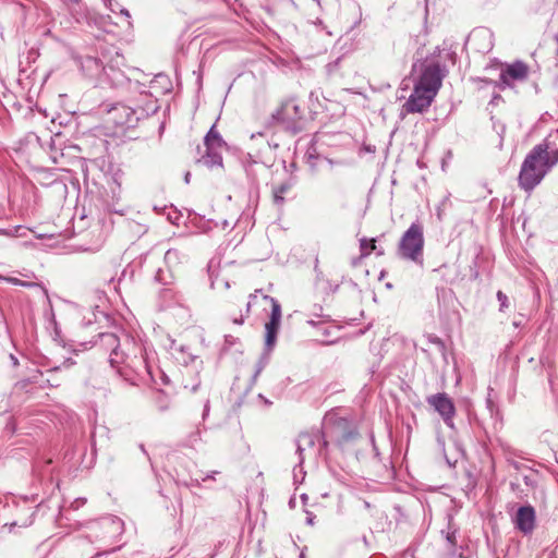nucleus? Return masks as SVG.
I'll return each mask as SVG.
<instances>
[{
    "instance_id": "nucleus-3",
    "label": "nucleus",
    "mask_w": 558,
    "mask_h": 558,
    "mask_svg": "<svg viewBox=\"0 0 558 558\" xmlns=\"http://www.w3.org/2000/svg\"><path fill=\"white\" fill-rule=\"evenodd\" d=\"M356 425L349 418L329 412L325 416L323 437L328 436L338 446H344L359 437Z\"/></svg>"
},
{
    "instance_id": "nucleus-10",
    "label": "nucleus",
    "mask_w": 558,
    "mask_h": 558,
    "mask_svg": "<svg viewBox=\"0 0 558 558\" xmlns=\"http://www.w3.org/2000/svg\"><path fill=\"white\" fill-rule=\"evenodd\" d=\"M436 95L428 88L413 86V90L404 102L403 109L407 113H423L430 107Z\"/></svg>"
},
{
    "instance_id": "nucleus-28",
    "label": "nucleus",
    "mask_w": 558,
    "mask_h": 558,
    "mask_svg": "<svg viewBox=\"0 0 558 558\" xmlns=\"http://www.w3.org/2000/svg\"><path fill=\"white\" fill-rule=\"evenodd\" d=\"M219 472L218 471H213L211 474H208L206 475L205 477L202 478L203 482H205L206 480H214L215 478V474H218Z\"/></svg>"
},
{
    "instance_id": "nucleus-13",
    "label": "nucleus",
    "mask_w": 558,
    "mask_h": 558,
    "mask_svg": "<svg viewBox=\"0 0 558 558\" xmlns=\"http://www.w3.org/2000/svg\"><path fill=\"white\" fill-rule=\"evenodd\" d=\"M529 65L523 61L507 64L500 72L499 81L502 87H512L514 82H523L529 77Z\"/></svg>"
},
{
    "instance_id": "nucleus-22",
    "label": "nucleus",
    "mask_w": 558,
    "mask_h": 558,
    "mask_svg": "<svg viewBox=\"0 0 558 558\" xmlns=\"http://www.w3.org/2000/svg\"><path fill=\"white\" fill-rule=\"evenodd\" d=\"M258 293H262V289H256L254 293L250 294L248 302L246 303V314L250 313L253 301L258 298Z\"/></svg>"
},
{
    "instance_id": "nucleus-31",
    "label": "nucleus",
    "mask_w": 558,
    "mask_h": 558,
    "mask_svg": "<svg viewBox=\"0 0 558 558\" xmlns=\"http://www.w3.org/2000/svg\"><path fill=\"white\" fill-rule=\"evenodd\" d=\"M120 13L125 15L126 17H130V12L126 9H121Z\"/></svg>"
},
{
    "instance_id": "nucleus-12",
    "label": "nucleus",
    "mask_w": 558,
    "mask_h": 558,
    "mask_svg": "<svg viewBox=\"0 0 558 558\" xmlns=\"http://www.w3.org/2000/svg\"><path fill=\"white\" fill-rule=\"evenodd\" d=\"M263 299L271 304L269 320L265 325V342L267 347H272L276 342L281 320V305L279 302L267 294H263Z\"/></svg>"
},
{
    "instance_id": "nucleus-30",
    "label": "nucleus",
    "mask_w": 558,
    "mask_h": 558,
    "mask_svg": "<svg viewBox=\"0 0 558 558\" xmlns=\"http://www.w3.org/2000/svg\"><path fill=\"white\" fill-rule=\"evenodd\" d=\"M377 256H383L385 254V250L383 247H377L375 250Z\"/></svg>"
},
{
    "instance_id": "nucleus-33",
    "label": "nucleus",
    "mask_w": 558,
    "mask_h": 558,
    "mask_svg": "<svg viewBox=\"0 0 558 558\" xmlns=\"http://www.w3.org/2000/svg\"><path fill=\"white\" fill-rule=\"evenodd\" d=\"M190 175H191V174H190V172H187V173L185 174V182H186V183H189V182H190Z\"/></svg>"
},
{
    "instance_id": "nucleus-7",
    "label": "nucleus",
    "mask_w": 558,
    "mask_h": 558,
    "mask_svg": "<svg viewBox=\"0 0 558 558\" xmlns=\"http://www.w3.org/2000/svg\"><path fill=\"white\" fill-rule=\"evenodd\" d=\"M447 75V69L437 61L424 60L418 66V74L414 81V86L428 88L437 96L442 80Z\"/></svg>"
},
{
    "instance_id": "nucleus-27",
    "label": "nucleus",
    "mask_w": 558,
    "mask_h": 558,
    "mask_svg": "<svg viewBox=\"0 0 558 558\" xmlns=\"http://www.w3.org/2000/svg\"><path fill=\"white\" fill-rule=\"evenodd\" d=\"M198 386H199V380L198 379H196V381L194 384H192L191 386H189L187 384H184V388L185 389H190L191 391H196Z\"/></svg>"
},
{
    "instance_id": "nucleus-23",
    "label": "nucleus",
    "mask_w": 558,
    "mask_h": 558,
    "mask_svg": "<svg viewBox=\"0 0 558 558\" xmlns=\"http://www.w3.org/2000/svg\"><path fill=\"white\" fill-rule=\"evenodd\" d=\"M428 341L436 344L442 351L446 349L444 341L437 336H429Z\"/></svg>"
},
{
    "instance_id": "nucleus-24",
    "label": "nucleus",
    "mask_w": 558,
    "mask_h": 558,
    "mask_svg": "<svg viewBox=\"0 0 558 558\" xmlns=\"http://www.w3.org/2000/svg\"><path fill=\"white\" fill-rule=\"evenodd\" d=\"M318 441H320L319 448H318V452L320 453L323 450H326L328 448L329 441H331V440L328 436H325V437L320 436Z\"/></svg>"
},
{
    "instance_id": "nucleus-4",
    "label": "nucleus",
    "mask_w": 558,
    "mask_h": 558,
    "mask_svg": "<svg viewBox=\"0 0 558 558\" xmlns=\"http://www.w3.org/2000/svg\"><path fill=\"white\" fill-rule=\"evenodd\" d=\"M424 250V231L423 226L413 222L409 229L402 234L397 248L400 258L411 260L413 263L423 264Z\"/></svg>"
},
{
    "instance_id": "nucleus-21",
    "label": "nucleus",
    "mask_w": 558,
    "mask_h": 558,
    "mask_svg": "<svg viewBox=\"0 0 558 558\" xmlns=\"http://www.w3.org/2000/svg\"><path fill=\"white\" fill-rule=\"evenodd\" d=\"M496 296H497V300L500 303L499 310L501 312H504L505 308L508 307V296L502 291H500V290L497 292Z\"/></svg>"
},
{
    "instance_id": "nucleus-14",
    "label": "nucleus",
    "mask_w": 558,
    "mask_h": 558,
    "mask_svg": "<svg viewBox=\"0 0 558 558\" xmlns=\"http://www.w3.org/2000/svg\"><path fill=\"white\" fill-rule=\"evenodd\" d=\"M326 73L329 80L339 81L357 73L350 57L341 56L326 65Z\"/></svg>"
},
{
    "instance_id": "nucleus-6",
    "label": "nucleus",
    "mask_w": 558,
    "mask_h": 558,
    "mask_svg": "<svg viewBox=\"0 0 558 558\" xmlns=\"http://www.w3.org/2000/svg\"><path fill=\"white\" fill-rule=\"evenodd\" d=\"M105 122L120 129L135 128L141 119L148 116L144 108H132L123 104H116L106 108Z\"/></svg>"
},
{
    "instance_id": "nucleus-32",
    "label": "nucleus",
    "mask_w": 558,
    "mask_h": 558,
    "mask_svg": "<svg viewBox=\"0 0 558 558\" xmlns=\"http://www.w3.org/2000/svg\"><path fill=\"white\" fill-rule=\"evenodd\" d=\"M360 256L355 259L352 260V266H357V264L360 263Z\"/></svg>"
},
{
    "instance_id": "nucleus-8",
    "label": "nucleus",
    "mask_w": 558,
    "mask_h": 558,
    "mask_svg": "<svg viewBox=\"0 0 558 558\" xmlns=\"http://www.w3.org/2000/svg\"><path fill=\"white\" fill-rule=\"evenodd\" d=\"M205 154L196 159L197 163H202L207 168L222 166V151L227 148V143L214 124L204 137Z\"/></svg>"
},
{
    "instance_id": "nucleus-2",
    "label": "nucleus",
    "mask_w": 558,
    "mask_h": 558,
    "mask_svg": "<svg viewBox=\"0 0 558 558\" xmlns=\"http://www.w3.org/2000/svg\"><path fill=\"white\" fill-rule=\"evenodd\" d=\"M100 338L104 345L111 348L109 362L121 375L128 376L126 371H131L137 377L151 375L146 350L141 342L131 337H125L123 342H120L112 332L101 333Z\"/></svg>"
},
{
    "instance_id": "nucleus-19",
    "label": "nucleus",
    "mask_w": 558,
    "mask_h": 558,
    "mask_svg": "<svg viewBox=\"0 0 558 558\" xmlns=\"http://www.w3.org/2000/svg\"><path fill=\"white\" fill-rule=\"evenodd\" d=\"M360 259L371 255L377 248L376 239H367L365 236L360 239Z\"/></svg>"
},
{
    "instance_id": "nucleus-5",
    "label": "nucleus",
    "mask_w": 558,
    "mask_h": 558,
    "mask_svg": "<svg viewBox=\"0 0 558 558\" xmlns=\"http://www.w3.org/2000/svg\"><path fill=\"white\" fill-rule=\"evenodd\" d=\"M304 106L299 102L296 97H290L271 114V119L295 134L302 129L300 122L304 119Z\"/></svg>"
},
{
    "instance_id": "nucleus-11",
    "label": "nucleus",
    "mask_w": 558,
    "mask_h": 558,
    "mask_svg": "<svg viewBox=\"0 0 558 558\" xmlns=\"http://www.w3.org/2000/svg\"><path fill=\"white\" fill-rule=\"evenodd\" d=\"M514 529L524 536H530L536 529V511L533 506H520L512 517Z\"/></svg>"
},
{
    "instance_id": "nucleus-16",
    "label": "nucleus",
    "mask_w": 558,
    "mask_h": 558,
    "mask_svg": "<svg viewBox=\"0 0 558 558\" xmlns=\"http://www.w3.org/2000/svg\"><path fill=\"white\" fill-rule=\"evenodd\" d=\"M109 190L107 192L108 198L111 199L109 203L110 206H112L113 210L116 213L122 211V209L117 208V205H120L121 201L123 199V191H122V182L120 181V178L118 174H114L110 182L108 183Z\"/></svg>"
},
{
    "instance_id": "nucleus-29",
    "label": "nucleus",
    "mask_w": 558,
    "mask_h": 558,
    "mask_svg": "<svg viewBox=\"0 0 558 558\" xmlns=\"http://www.w3.org/2000/svg\"><path fill=\"white\" fill-rule=\"evenodd\" d=\"M243 322H244V316H243V315H240V317H239V318H238V317H234V318H233V323H234V324H239V325H241V324H243Z\"/></svg>"
},
{
    "instance_id": "nucleus-20",
    "label": "nucleus",
    "mask_w": 558,
    "mask_h": 558,
    "mask_svg": "<svg viewBox=\"0 0 558 558\" xmlns=\"http://www.w3.org/2000/svg\"><path fill=\"white\" fill-rule=\"evenodd\" d=\"M84 66L87 69H95L96 71L104 70L101 62L93 57L86 58Z\"/></svg>"
},
{
    "instance_id": "nucleus-26",
    "label": "nucleus",
    "mask_w": 558,
    "mask_h": 558,
    "mask_svg": "<svg viewBox=\"0 0 558 558\" xmlns=\"http://www.w3.org/2000/svg\"><path fill=\"white\" fill-rule=\"evenodd\" d=\"M7 280L12 282L13 284H20V286H23V287H32V286H34V283H32V282H25V281H22V280H20L17 278H8Z\"/></svg>"
},
{
    "instance_id": "nucleus-18",
    "label": "nucleus",
    "mask_w": 558,
    "mask_h": 558,
    "mask_svg": "<svg viewBox=\"0 0 558 558\" xmlns=\"http://www.w3.org/2000/svg\"><path fill=\"white\" fill-rule=\"evenodd\" d=\"M187 254L180 248H169L165 254V263L171 270H177L184 262L187 260Z\"/></svg>"
},
{
    "instance_id": "nucleus-25",
    "label": "nucleus",
    "mask_w": 558,
    "mask_h": 558,
    "mask_svg": "<svg viewBox=\"0 0 558 558\" xmlns=\"http://www.w3.org/2000/svg\"><path fill=\"white\" fill-rule=\"evenodd\" d=\"M446 539L451 547H454L457 544L456 531H448L446 534Z\"/></svg>"
},
{
    "instance_id": "nucleus-35",
    "label": "nucleus",
    "mask_w": 558,
    "mask_h": 558,
    "mask_svg": "<svg viewBox=\"0 0 558 558\" xmlns=\"http://www.w3.org/2000/svg\"><path fill=\"white\" fill-rule=\"evenodd\" d=\"M385 277V271L380 272L379 279H383Z\"/></svg>"
},
{
    "instance_id": "nucleus-1",
    "label": "nucleus",
    "mask_w": 558,
    "mask_h": 558,
    "mask_svg": "<svg viewBox=\"0 0 558 558\" xmlns=\"http://www.w3.org/2000/svg\"><path fill=\"white\" fill-rule=\"evenodd\" d=\"M558 131L535 145L524 157L518 175V186L529 195L550 170L558 165Z\"/></svg>"
},
{
    "instance_id": "nucleus-17",
    "label": "nucleus",
    "mask_w": 558,
    "mask_h": 558,
    "mask_svg": "<svg viewBox=\"0 0 558 558\" xmlns=\"http://www.w3.org/2000/svg\"><path fill=\"white\" fill-rule=\"evenodd\" d=\"M294 184L295 181L293 179H288L287 181L272 187V202L276 206L282 207L284 205L288 196L293 190Z\"/></svg>"
},
{
    "instance_id": "nucleus-9",
    "label": "nucleus",
    "mask_w": 558,
    "mask_h": 558,
    "mask_svg": "<svg viewBox=\"0 0 558 558\" xmlns=\"http://www.w3.org/2000/svg\"><path fill=\"white\" fill-rule=\"evenodd\" d=\"M427 403L441 416L445 424L453 428V417L456 415V407L452 399L445 392H438L428 396Z\"/></svg>"
},
{
    "instance_id": "nucleus-34",
    "label": "nucleus",
    "mask_w": 558,
    "mask_h": 558,
    "mask_svg": "<svg viewBox=\"0 0 558 558\" xmlns=\"http://www.w3.org/2000/svg\"><path fill=\"white\" fill-rule=\"evenodd\" d=\"M11 357L13 360L14 365H17V360L13 355Z\"/></svg>"
},
{
    "instance_id": "nucleus-15",
    "label": "nucleus",
    "mask_w": 558,
    "mask_h": 558,
    "mask_svg": "<svg viewBox=\"0 0 558 558\" xmlns=\"http://www.w3.org/2000/svg\"><path fill=\"white\" fill-rule=\"evenodd\" d=\"M323 436V429L302 432L296 438V453L299 454L300 463L304 461V451L313 449L316 442Z\"/></svg>"
}]
</instances>
